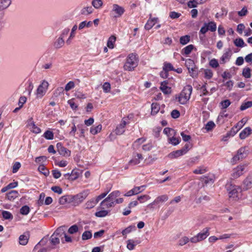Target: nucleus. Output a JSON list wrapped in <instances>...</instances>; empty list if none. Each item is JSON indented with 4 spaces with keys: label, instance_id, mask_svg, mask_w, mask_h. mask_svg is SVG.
Here are the masks:
<instances>
[{
    "label": "nucleus",
    "instance_id": "obj_45",
    "mask_svg": "<svg viewBox=\"0 0 252 252\" xmlns=\"http://www.w3.org/2000/svg\"><path fill=\"white\" fill-rule=\"evenodd\" d=\"M31 130L35 133H38L40 132L41 129L40 128L36 126L33 122H32L30 125Z\"/></svg>",
    "mask_w": 252,
    "mask_h": 252
},
{
    "label": "nucleus",
    "instance_id": "obj_56",
    "mask_svg": "<svg viewBox=\"0 0 252 252\" xmlns=\"http://www.w3.org/2000/svg\"><path fill=\"white\" fill-rule=\"evenodd\" d=\"M78 230L79 229L78 226L76 224H74L69 228L68 232L69 234H73L77 232Z\"/></svg>",
    "mask_w": 252,
    "mask_h": 252
},
{
    "label": "nucleus",
    "instance_id": "obj_35",
    "mask_svg": "<svg viewBox=\"0 0 252 252\" xmlns=\"http://www.w3.org/2000/svg\"><path fill=\"white\" fill-rule=\"evenodd\" d=\"M94 10L93 8L90 6H87L84 7L81 11V14L84 15H88L93 12Z\"/></svg>",
    "mask_w": 252,
    "mask_h": 252
},
{
    "label": "nucleus",
    "instance_id": "obj_53",
    "mask_svg": "<svg viewBox=\"0 0 252 252\" xmlns=\"http://www.w3.org/2000/svg\"><path fill=\"white\" fill-rule=\"evenodd\" d=\"M30 210L29 207L27 205H25L20 209V212L22 215H27L29 213Z\"/></svg>",
    "mask_w": 252,
    "mask_h": 252
},
{
    "label": "nucleus",
    "instance_id": "obj_60",
    "mask_svg": "<svg viewBox=\"0 0 252 252\" xmlns=\"http://www.w3.org/2000/svg\"><path fill=\"white\" fill-rule=\"evenodd\" d=\"M207 84L206 83H205L200 88L201 91L202 92V94H200V95H211L212 94V93H210L209 91L207 90L206 85Z\"/></svg>",
    "mask_w": 252,
    "mask_h": 252
},
{
    "label": "nucleus",
    "instance_id": "obj_5",
    "mask_svg": "<svg viewBox=\"0 0 252 252\" xmlns=\"http://www.w3.org/2000/svg\"><path fill=\"white\" fill-rule=\"evenodd\" d=\"M247 156L248 152L246 150V147H241L237 151V154L232 158L231 162L233 164H235L240 160L245 158Z\"/></svg>",
    "mask_w": 252,
    "mask_h": 252
},
{
    "label": "nucleus",
    "instance_id": "obj_26",
    "mask_svg": "<svg viewBox=\"0 0 252 252\" xmlns=\"http://www.w3.org/2000/svg\"><path fill=\"white\" fill-rule=\"evenodd\" d=\"M11 3V0H0V11L3 10L8 8Z\"/></svg>",
    "mask_w": 252,
    "mask_h": 252
},
{
    "label": "nucleus",
    "instance_id": "obj_24",
    "mask_svg": "<svg viewBox=\"0 0 252 252\" xmlns=\"http://www.w3.org/2000/svg\"><path fill=\"white\" fill-rule=\"evenodd\" d=\"M64 44V41L61 37H58L54 42L53 46L55 49L62 48Z\"/></svg>",
    "mask_w": 252,
    "mask_h": 252
},
{
    "label": "nucleus",
    "instance_id": "obj_55",
    "mask_svg": "<svg viewBox=\"0 0 252 252\" xmlns=\"http://www.w3.org/2000/svg\"><path fill=\"white\" fill-rule=\"evenodd\" d=\"M92 237V234L91 231H85L82 235V238L83 240H88L90 238H91Z\"/></svg>",
    "mask_w": 252,
    "mask_h": 252
},
{
    "label": "nucleus",
    "instance_id": "obj_20",
    "mask_svg": "<svg viewBox=\"0 0 252 252\" xmlns=\"http://www.w3.org/2000/svg\"><path fill=\"white\" fill-rule=\"evenodd\" d=\"M209 228H205L202 230V231L199 233L197 236L198 237L199 240L201 241L203 240H204L207 238V236H209Z\"/></svg>",
    "mask_w": 252,
    "mask_h": 252
},
{
    "label": "nucleus",
    "instance_id": "obj_16",
    "mask_svg": "<svg viewBox=\"0 0 252 252\" xmlns=\"http://www.w3.org/2000/svg\"><path fill=\"white\" fill-rule=\"evenodd\" d=\"M252 129L250 127L244 128L240 133L239 137L241 139H244L252 133Z\"/></svg>",
    "mask_w": 252,
    "mask_h": 252
},
{
    "label": "nucleus",
    "instance_id": "obj_32",
    "mask_svg": "<svg viewBox=\"0 0 252 252\" xmlns=\"http://www.w3.org/2000/svg\"><path fill=\"white\" fill-rule=\"evenodd\" d=\"M193 48L194 46L193 45H189L182 49L181 51L182 54L183 55L185 54L186 55H189L191 53Z\"/></svg>",
    "mask_w": 252,
    "mask_h": 252
},
{
    "label": "nucleus",
    "instance_id": "obj_6",
    "mask_svg": "<svg viewBox=\"0 0 252 252\" xmlns=\"http://www.w3.org/2000/svg\"><path fill=\"white\" fill-rule=\"evenodd\" d=\"M246 167V165L240 164L237 166L236 167L233 168L231 174V179H237L242 176L245 171V170Z\"/></svg>",
    "mask_w": 252,
    "mask_h": 252
},
{
    "label": "nucleus",
    "instance_id": "obj_64",
    "mask_svg": "<svg viewBox=\"0 0 252 252\" xmlns=\"http://www.w3.org/2000/svg\"><path fill=\"white\" fill-rule=\"evenodd\" d=\"M21 167V163L19 162H16L12 167V172L16 173Z\"/></svg>",
    "mask_w": 252,
    "mask_h": 252
},
{
    "label": "nucleus",
    "instance_id": "obj_19",
    "mask_svg": "<svg viewBox=\"0 0 252 252\" xmlns=\"http://www.w3.org/2000/svg\"><path fill=\"white\" fill-rule=\"evenodd\" d=\"M140 243L139 240H134L133 239H129L126 241L127 246L126 247L129 250H133L135 246L139 244Z\"/></svg>",
    "mask_w": 252,
    "mask_h": 252
},
{
    "label": "nucleus",
    "instance_id": "obj_11",
    "mask_svg": "<svg viewBox=\"0 0 252 252\" xmlns=\"http://www.w3.org/2000/svg\"><path fill=\"white\" fill-rule=\"evenodd\" d=\"M232 55V52L230 48L225 49L224 53L220 58V63H224L228 61Z\"/></svg>",
    "mask_w": 252,
    "mask_h": 252
},
{
    "label": "nucleus",
    "instance_id": "obj_31",
    "mask_svg": "<svg viewBox=\"0 0 252 252\" xmlns=\"http://www.w3.org/2000/svg\"><path fill=\"white\" fill-rule=\"evenodd\" d=\"M80 171L77 169L72 170L69 176H70V180L73 181L77 179L80 175Z\"/></svg>",
    "mask_w": 252,
    "mask_h": 252
},
{
    "label": "nucleus",
    "instance_id": "obj_1",
    "mask_svg": "<svg viewBox=\"0 0 252 252\" xmlns=\"http://www.w3.org/2000/svg\"><path fill=\"white\" fill-rule=\"evenodd\" d=\"M225 188L228 192L229 197L233 200L239 199L238 192L242 189L239 186H236L231 182H228L225 185Z\"/></svg>",
    "mask_w": 252,
    "mask_h": 252
},
{
    "label": "nucleus",
    "instance_id": "obj_41",
    "mask_svg": "<svg viewBox=\"0 0 252 252\" xmlns=\"http://www.w3.org/2000/svg\"><path fill=\"white\" fill-rule=\"evenodd\" d=\"M38 170L45 176H47L49 174V170L47 169L45 166L43 164L40 165L38 166Z\"/></svg>",
    "mask_w": 252,
    "mask_h": 252
},
{
    "label": "nucleus",
    "instance_id": "obj_14",
    "mask_svg": "<svg viewBox=\"0 0 252 252\" xmlns=\"http://www.w3.org/2000/svg\"><path fill=\"white\" fill-rule=\"evenodd\" d=\"M142 155L141 154H136L135 156L129 161L128 164L137 165L140 162V160L143 159Z\"/></svg>",
    "mask_w": 252,
    "mask_h": 252
},
{
    "label": "nucleus",
    "instance_id": "obj_15",
    "mask_svg": "<svg viewBox=\"0 0 252 252\" xmlns=\"http://www.w3.org/2000/svg\"><path fill=\"white\" fill-rule=\"evenodd\" d=\"M185 155L184 151L182 149L173 151L168 154V157L170 158H177L181 156Z\"/></svg>",
    "mask_w": 252,
    "mask_h": 252
},
{
    "label": "nucleus",
    "instance_id": "obj_7",
    "mask_svg": "<svg viewBox=\"0 0 252 252\" xmlns=\"http://www.w3.org/2000/svg\"><path fill=\"white\" fill-rule=\"evenodd\" d=\"M49 86L48 83L44 80L38 86L36 90V95L37 97H42L46 93Z\"/></svg>",
    "mask_w": 252,
    "mask_h": 252
},
{
    "label": "nucleus",
    "instance_id": "obj_23",
    "mask_svg": "<svg viewBox=\"0 0 252 252\" xmlns=\"http://www.w3.org/2000/svg\"><path fill=\"white\" fill-rule=\"evenodd\" d=\"M19 194L16 190H11L6 194V198L10 201H13L18 197Z\"/></svg>",
    "mask_w": 252,
    "mask_h": 252
},
{
    "label": "nucleus",
    "instance_id": "obj_42",
    "mask_svg": "<svg viewBox=\"0 0 252 252\" xmlns=\"http://www.w3.org/2000/svg\"><path fill=\"white\" fill-rule=\"evenodd\" d=\"M168 141L170 143H171L173 145L176 146L179 144L181 141L180 137H172L168 138Z\"/></svg>",
    "mask_w": 252,
    "mask_h": 252
},
{
    "label": "nucleus",
    "instance_id": "obj_40",
    "mask_svg": "<svg viewBox=\"0 0 252 252\" xmlns=\"http://www.w3.org/2000/svg\"><path fill=\"white\" fill-rule=\"evenodd\" d=\"M163 70L168 72L169 71L174 70L175 69L171 63L165 62L163 64Z\"/></svg>",
    "mask_w": 252,
    "mask_h": 252
},
{
    "label": "nucleus",
    "instance_id": "obj_54",
    "mask_svg": "<svg viewBox=\"0 0 252 252\" xmlns=\"http://www.w3.org/2000/svg\"><path fill=\"white\" fill-rule=\"evenodd\" d=\"M60 238L53 234L51 236L50 241L53 245H56L60 243Z\"/></svg>",
    "mask_w": 252,
    "mask_h": 252
},
{
    "label": "nucleus",
    "instance_id": "obj_4",
    "mask_svg": "<svg viewBox=\"0 0 252 252\" xmlns=\"http://www.w3.org/2000/svg\"><path fill=\"white\" fill-rule=\"evenodd\" d=\"M88 194L89 192L88 190H83L76 195H71L72 200L71 204L75 206L79 205L86 199Z\"/></svg>",
    "mask_w": 252,
    "mask_h": 252
},
{
    "label": "nucleus",
    "instance_id": "obj_38",
    "mask_svg": "<svg viewBox=\"0 0 252 252\" xmlns=\"http://www.w3.org/2000/svg\"><path fill=\"white\" fill-rule=\"evenodd\" d=\"M102 128L101 125H98L96 126H92L90 129V132L93 134H96L98 132H100Z\"/></svg>",
    "mask_w": 252,
    "mask_h": 252
},
{
    "label": "nucleus",
    "instance_id": "obj_33",
    "mask_svg": "<svg viewBox=\"0 0 252 252\" xmlns=\"http://www.w3.org/2000/svg\"><path fill=\"white\" fill-rule=\"evenodd\" d=\"M64 233V226H60L56 230L53 234L56 236L61 237Z\"/></svg>",
    "mask_w": 252,
    "mask_h": 252
},
{
    "label": "nucleus",
    "instance_id": "obj_39",
    "mask_svg": "<svg viewBox=\"0 0 252 252\" xmlns=\"http://www.w3.org/2000/svg\"><path fill=\"white\" fill-rule=\"evenodd\" d=\"M252 107V101H249L243 102L240 106V110L244 111L248 108Z\"/></svg>",
    "mask_w": 252,
    "mask_h": 252
},
{
    "label": "nucleus",
    "instance_id": "obj_8",
    "mask_svg": "<svg viewBox=\"0 0 252 252\" xmlns=\"http://www.w3.org/2000/svg\"><path fill=\"white\" fill-rule=\"evenodd\" d=\"M252 188V174H249L243 181L242 190L246 191Z\"/></svg>",
    "mask_w": 252,
    "mask_h": 252
},
{
    "label": "nucleus",
    "instance_id": "obj_25",
    "mask_svg": "<svg viewBox=\"0 0 252 252\" xmlns=\"http://www.w3.org/2000/svg\"><path fill=\"white\" fill-rule=\"evenodd\" d=\"M158 20V19L156 18L149 19L145 26V29L147 30H150L157 22Z\"/></svg>",
    "mask_w": 252,
    "mask_h": 252
},
{
    "label": "nucleus",
    "instance_id": "obj_62",
    "mask_svg": "<svg viewBox=\"0 0 252 252\" xmlns=\"http://www.w3.org/2000/svg\"><path fill=\"white\" fill-rule=\"evenodd\" d=\"M102 89L105 93H109L111 90L110 84L109 82H105L102 86Z\"/></svg>",
    "mask_w": 252,
    "mask_h": 252
},
{
    "label": "nucleus",
    "instance_id": "obj_61",
    "mask_svg": "<svg viewBox=\"0 0 252 252\" xmlns=\"http://www.w3.org/2000/svg\"><path fill=\"white\" fill-rule=\"evenodd\" d=\"M92 3L94 8H99L102 6L103 3L101 0H94Z\"/></svg>",
    "mask_w": 252,
    "mask_h": 252
},
{
    "label": "nucleus",
    "instance_id": "obj_48",
    "mask_svg": "<svg viewBox=\"0 0 252 252\" xmlns=\"http://www.w3.org/2000/svg\"><path fill=\"white\" fill-rule=\"evenodd\" d=\"M97 203L95 201L94 198L88 201L86 203V207L87 209H92L94 207Z\"/></svg>",
    "mask_w": 252,
    "mask_h": 252
},
{
    "label": "nucleus",
    "instance_id": "obj_10",
    "mask_svg": "<svg viewBox=\"0 0 252 252\" xmlns=\"http://www.w3.org/2000/svg\"><path fill=\"white\" fill-rule=\"evenodd\" d=\"M57 151L59 153L63 156H69L70 155V151L67 150L66 148L63 147L60 143L57 144Z\"/></svg>",
    "mask_w": 252,
    "mask_h": 252
},
{
    "label": "nucleus",
    "instance_id": "obj_46",
    "mask_svg": "<svg viewBox=\"0 0 252 252\" xmlns=\"http://www.w3.org/2000/svg\"><path fill=\"white\" fill-rule=\"evenodd\" d=\"M135 229V226L134 225H130L122 231V235L123 236L126 235Z\"/></svg>",
    "mask_w": 252,
    "mask_h": 252
},
{
    "label": "nucleus",
    "instance_id": "obj_52",
    "mask_svg": "<svg viewBox=\"0 0 252 252\" xmlns=\"http://www.w3.org/2000/svg\"><path fill=\"white\" fill-rule=\"evenodd\" d=\"M2 216L5 220H12L13 218L12 214L7 211H3L2 212Z\"/></svg>",
    "mask_w": 252,
    "mask_h": 252
},
{
    "label": "nucleus",
    "instance_id": "obj_30",
    "mask_svg": "<svg viewBox=\"0 0 252 252\" xmlns=\"http://www.w3.org/2000/svg\"><path fill=\"white\" fill-rule=\"evenodd\" d=\"M234 44L236 46L240 48H242L247 46V44L245 43L244 40L241 38L235 39L234 40Z\"/></svg>",
    "mask_w": 252,
    "mask_h": 252
},
{
    "label": "nucleus",
    "instance_id": "obj_29",
    "mask_svg": "<svg viewBox=\"0 0 252 252\" xmlns=\"http://www.w3.org/2000/svg\"><path fill=\"white\" fill-rule=\"evenodd\" d=\"M159 105L157 103H153L151 105V114L155 115L159 111Z\"/></svg>",
    "mask_w": 252,
    "mask_h": 252
},
{
    "label": "nucleus",
    "instance_id": "obj_22",
    "mask_svg": "<svg viewBox=\"0 0 252 252\" xmlns=\"http://www.w3.org/2000/svg\"><path fill=\"white\" fill-rule=\"evenodd\" d=\"M72 198L71 195H66L62 196L59 199V203L61 204H64L65 203H71Z\"/></svg>",
    "mask_w": 252,
    "mask_h": 252
},
{
    "label": "nucleus",
    "instance_id": "obj_51",
    "mask_svg": "<svg viewBox=\"0 0 252 252\" xmlns=\"http://www.w3.org/2000/svg\"><path fill=\"white\" fill-rule=\"evenodd\" d=\"M108 214L107 210H99L95 213V216L97 217L102 218L106 216Z\"/></svg>",
    "mask_w": 252,
    "mask_h": 252
},
{
    "label": "nucleus",
    "instance_id": "obj_13",
    "mask_svg": "<svg viewBox=\"0 0 252 252\" xmlns=\"http://www.w3.org/2000/svg\"><path fill=\"white\" fill-rule=\"evenodd\" d=\"M126 125V122L123 119L120 124L115 129V133L117 135H121L125 131V126Z\"/></svg>",
    "mask_w": 252,
    "mask_h": 252
},
{
    "label": "nucleus",
    "instance_id": "obj_27",
    "mask_svg": "<svg viewBox=\"0 0 252 252\" xmlns=\"http://www.w3.org/2000/svg\"><path fill=\"white\" fill-rule=\"evenodd\" d=\"M201 180L202 181L204 182L206 185L208 184H212L214 182L215 177L213 175L204 176L201 177Z\"/></svg>",
    "mask_w": 252,
    "mask_h": 252
},
{
    "label": "nucleus",
    "instance_id": "obj_49",
    "mask_svg": "<svg viewBox=\"0 0 252 252\" xmlns=\"http://www.w3.org/2000/svg\"><path fill=\"white\" fill-rule=\"evenodd\" d=\"M207 26L209 31L212 32L216 31L217 26L214 22H210L208 23H207Z\"/></svg>",
    "mask_w": 252,
    "mask_h": 252
},
{
    "label": "nucleus",
    "instance_id": "obj_57",
    "mask_svg": "<svg viewBox=\"0 0 252 252\" xmlns=\"http://www.w3.org/2000/svg\"><path fill=\"white\" fill-rule=\"evenodd\" d=\"M210 197L207 195H205L203 196H201L198 198H196L195 199V202L196 203H201L203 202V201H209L210 200Z\"/></svg>",
    "mask_w": 252,
    "mask_h": 252
},
{
    "label": "nucleus",
    "instance_id": "obj_34",
    "mask_svg": "<svg viewBox=\"0 0 252 252\" xmlns=\"http://www.w3.org/2000/svg\"><path fill=\"white\" fill-rule=\"evenodd\" d=\"M77 29V26L76 25H75L72 28L70 35L66 41V43L67 45H69L71 43V40L74 37V36H75L74 32L76 31Z\"/></svg>",
    "mask_w": 252,
    "mask_h": 252
},
{
    "label": "nucleus",
    "instance_id": "obj_28",
    "mask_svg": "<svg viewBox=\"0 0 252 252\" xmlns=\"http://www.w3.org/2000/svg\"><path fill=\"white\" fill-rule=\"evenodd\" d=\"M29 234H23L20 236L19 238V243L22 245H25L27 244L29 240Z\"/></svg>",
    "mask_w": 252,
    "mask_h": 252
},
{
    "label": "nucleus",
    "instance_id": "obj_12",
    "mask_svg": "<svg viewBox=\"0 0 252 252\" xmlns=\"http://www.w3.org/2000/svg\"><path fill=\"white\" fill-rule=\"evenodd\" d=\"M120 192L119 190H115L113 191L107 197H106L101 202V205L104 204L106 201L111 200L113 201H114L116 199V198L120 196Z\"/></svg>",
    "mask_w": 252,
    "mask_h": 252
},
{
    "label": "nucleus",
    "instance_id": "obj_59",
    "mask_svg": "<svg viewBox=\"0 0 252 252\" xmlns=\"http://www.w3.org/2000/svg\"><path fill=\"white\" fill-rule=\"evenodd\" d=\"M189 240L187 237H183L181 238L178 242L179 246H183L185 244H187L189 242Z\"/></svg>",
    "mask_w": 252,
    "mask_h": 252
},
{
    "label": "nucleus",
    "instance_id": "obj_2",
    "mask_svg": "<svg viewBox=\"0 0 252 252\" xmlns=\"http://www.w3.org/2000/svg\"><path fill=\"white\" fill-rule=\"evenodd\" d=\"M138 59L136 54H129L124 65V69L127 71L133 70L138 65Z\"/></svg>",
    "mask_w": 252,
    "mask_h": 252
},
{
    "label": "nucleus",
    "instance_id": "obj_36",
    "mask_svg": "<svg viewBox=\"0 0 252 252\" xmlns=\"http://www.w3.org/2000/svg\"><path fill=\"white\" fill-rule=\"evenodd\" d=\"M114 205V201H113L112 200H108L106 201L104 204L101 205V203H100V208L102 209H106L110 208ZM98 209H99V207L98 208Z\"/></svg>",
    "mask_w": 252,
    "mask_h": 252
},
{
    "label": "nucleus",
    "instance_id": "obj_18",
    "mask_svg": "<svg viewBox=\"0 0 252 252\" xmlns=\"http://www.w3.org/2000/svg\"><path fill=\"white\" fill-rule=\"evenodd\" d=\"M168 82L164 81L160 83V89L165 94H169L171 93V88L167 86Z\"/></svg>",
    "mask_w": 252,
    "mask_h": 252
},
{
    "label": "nucleus",
    "instance_id": "obj_9",
    "mask_svg": "<svg viewBox=\"0 0 252 252\" xmlns=\"http://www.w3.org/2000/svg\"><path fill=\"white\" fill-rule=\"evenodd\" d=\"M186 65L188 68L189 72L190 73V75L193 77L196 76V73L195 71V64L193 61L190 59H188L186 61Z\"/></svg>",
    "mask_w": 252,
    "mask_h": 252
},
{
    "label": "nucleus",
    "instance_id": "obj_3",
    "mask_svg": "<svg viewBox=\"0 0 252 252\" xmlns=\"http://www.w3.org/2000/svg\"><path fill=\"white\" fill-rule=\"evenodd\" d=\"M192 91V88L191 85H188L184 88L178 97V100L181 104H184L189 100Z\"/></svg>",
    "mask_w": 252,
    "mask_h": 252
},
{
    "label": "nucleus",
    "instance_id": "obj_17",
    "mask_svg": "<svg viewBox=\"0 0 252 252\" xmlns=\"http://www.w3.org/2000/svg\"><path fill=\"white\" fill-rule=\"evenodd\" d=\"M113 11L117 14L116 17H120L124 13L125 9L123 7L120 6L118 4H114L113 5Z\"/></svg>",
    "mask_w": 252,
    "mask_h": 252
},
{
    "label": "nucleus",
    "instance_id": "obj_58",
    "mask_svg": "<svg viewBox=\"0 0 252 252\" xmlns=\"http://www.w3.org/2000/svg\"><path fill=\"white\" fill-rule=\"evenodd\" d=\"M215 126V123L213 121H209L205 125V129L207 131H209L212 130Z\"/></svg>",
    "mask_w": 252,
    "mask_h": 252
},
{
    "label": "nucleus",
    "instance_id": "obj_63",
    "mask_svg": "<svg viewBox=\"0 0 252 252\" xmlns=\"http://www.w3.org/2000/svg\"><path fill=\"white\" fill-rule=\"evenodd\" d=\"M75 86L74 82L69 81L65 86L64 90L67 92L73 89Z\"/></svg>",
    "mask_w": 252,
    "mask_h": 252
},
{
    "label": "nucleus",
    "instance_id": "obj_47",
    "mask_svg": "<svg viewBox=\"0 0 252 252\" xmlns=\"http://www.w3.org/2000/svg\"><path fill=\"white\" fill-rule=\"evenodd\" d=\"M251 68L249 67L244 68L242 72L243 76L246 78H250L251 76Z\"/></svg>",
    "mask_w": 252,
    "mask_h": 252
},
{
    "label": "nucleus",
    "instance_id": "obj_50",
    "mask_svg": "<svg viewBox=\"0 0 252 252\" xmlns=\"http://www.w3.org/2000/svg\"><path fill=\"white\" fill-rule=\"evenodd\" d=\"M43 136L48 140H52L54 138V133L51 130H46Z\"/></svg>",
    "mask_w": 252,
    "mask_h": 252
},
{
    "label": "nucleus",
    "instance_id": "obj_37",
    "mask_svg": "<svg viewBox=\"0 0 252 252\" xmlns=\"http://www.w3.org/2000/svg\"><path fill=\"white\" fill-rule=\"evenodd\" d=\"M116 38L114 35H111L108 39L107 46L110 49H113L114 48V43L116 41Z\"/></svg>",
    "mask_w": 252,
    "mask_h": 252
},
{
    "label": "nucleus",
    "instance_id": "obj_44",
    "mask_svg": "<svg viewBox=\"0 0 252 252\" xmlns=\"http://www.w3.org/2000/svg\"><path fill=\"white\" fill-rule=\"evenodd\" d=\"M207 171V169L204 167H198L195 169L193 172L196 174H202L206 173Z\"/></svg>",
    "mask_w": 252,
    "mask_h": 252
},
{
    "label": "nucleus",
    "instance_id": "obj_43",
    "mask_svg": "<svg viewBox=\"0 0 252 252\" xmlns=\"http://www.w3.org/2000/svg\"><path fill=\"white\" fill-rule=\"evenodd\" d=\"M190 41V36L186 35L185 36H181L180 38V42L182 45H186L189 43Z\"/></svg>",
    "mask_w": 252,
    "mask_h": 252
},
{
    "label": "nucleus",
    "instance_id": "obj_21",
    "mask_svg": "<svg viewBox=\"0 0 252 252\" xmlns=\"http://www.w3.org/2000/svg\"><path fill=\"white\" fill-rule=\"evenodd\" d=\"M168 199V197L167 195H162L157 197L155 200L151 203L149 205L154 204H157L160 202H163L166 201Z\"/></svg>",
    "mask_w": 252,
    "mask_h": 252
}]
</instances>
